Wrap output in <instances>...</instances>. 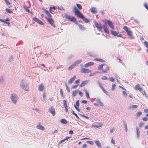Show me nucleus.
Listing matches in <instances>:
<instances>
[{"label":"nucleus","mask_w":148,"mask_h":148,"mask_svg":"<svg viewBox=\"0 0 148 148\" xmlns=\"http://www.w3.org/2000/svg\"><path fill=\"white\" fill-rule=\"evenodd\" d=\"M73 12L76 16L77 17L81 18L86 23H88L90 22V20L86 18L81 13L79 10H74Z\"/></svg>","instance_id":"nucleus-1"},{"label":"nucleus","mask_w":148,"mask_h":148,"mask_svg":"<svg viewBox=\"0 0 148 148\" xmlns=\"http://www.w3.org/2000/svg\"><path fill=\"white\" fill-rule=\"evenodd\" d=\"M20 87L26 91L28 90L29 87L28 84L25 81H24L23 80H22L21 82Z\"/></svg>","instance_id":"nucleus-2"},{"label":"nucleus","mask_w":148,"mask_h":148,"mask_svg":"<svg viewBox=\"0 0 148 148\" xmlns=\"http://www.w3.org/2000/svg\"><path fill=\"white\" fill-rule=\"evenodd\" d=\"M104 23L106 25L108 24L110 28L112 29H114V26L111 21L105 19L104 20Z\"/></svg>","instance_id":"nucleus-3"},{"label":"nucleus","mask_w":148,"mask_h":148,"mask_svg":"<svg viewBox=\"0 0 148 148\" xmlns=\"http://www.w3.org/2000/svg\"><path fill=\"white\" fill-rule=\"evenodd\" d=\"M64 16L66 19L68 20L71 22H75V18L73 16H70L65 14L64 15Z\"/></svg>","instance_id":"nucleus-4"},{"label":"nucleus","mask_w":148,"mask_h":148,"mask_svg":"<svg viewBox=\"0 0 148 148\" xmlns=\"http://www.w3.org/2000/svg\"><path fill=\"white\" fill-rule=\"evenodd\" d=\"M96 102L97 103H94V105L96 107H98L99 104L101 106H103L104 105L102 102L101 101V100L99 98H97L96 99Z\"/></svg>","instance_id":"nucleus-5"},{"label":"nucleus","mask_w":148,"mask_h":148,"mask_svg":"<svg viewBox=\"0 0 148 148\" xmlns=\"http://www.w3.org/2000/svg\"><path fill=\"white\" fill-rule=\"evenodd\" d=\"M94 23L98 29L101 31L103 29V27L101 26V24L100 23L98 24L96 20L94 21Z\"/></svg>","instance_id":"nucleus-6"},{"label":"nucleus","mask_w":148,"mask_h":148,"mask_svg":"<svg viewBox=\"0 0 148 148\" xmlns=\"http://www.w3.org/2000/svg\"><path fill=\"white\" fill-rule=\"evenodd\" d=\"M18 97L17 96L14 95H13L12 94H11V99L12 101L14 104H16V103L17 100L18 99Z\"/></svg>","instance_id":"nucleus-7"},{"label":"nucleus","mask_w":148,"mask_h":148,"mask_svg":"<svg viewBox=\"0 0 148 148\" xmlns=\"http://www.w3.org/2000/svg\"><path fill=\"white\" fill-rule=\"evenodd\" d=\"M49 111L51 113L53 116L55 115V111L54 108L52 106L49 107Z\"/></svg>","instance_id":"nucleus-8"},{"label":"nucleus","mask_w":148,"mask_h":148,"mask_svg":"<svg viewBox=\"0 0 148 148\" xmlns=\"http://www.w3.org/2000/svg\"><path fill=\"white\" fill-rule=\"evenodd\" d=\"M110 31L111 34L113 35L118 37H121L122 36V35L121 34H118L116 31H115L112 30H111Z\"/></svg>","instance_id":"nucleus-9"},{"label":"nucleus","mask_w":148,"mask_h":148,"mask_svg":"<svg viewBox=\"0 0 148 148\" xmlns=\"http://www.w3.org/2000/svg\"><path fill=\"white\" fill-rule=\"evenodd\" d=\"M47 20L48 22L53 27H55V26L54 24V21L51 18H47Z\"/></svg>","instance_id":"nucleus-10"},{"label":"nucleus","mask_w":148,"mask_h":148,"mask_svg":"<svg viewBox=\"0 0 148 148\" xmlns=\"http://www.w3.org/2000/svg\"><path fill=\"white\" fill-rule=\"evenodd\" d=\"M91 71L89 69L82 68L81 69V72L82 73H85L90 72Z\"/></svg>","instance_id":"nucleus-11"},{"label":"nucleus","mask_w":148,"mask_h":148,"mask_svg":"<svg viewBox=\"0 0 148 148\" xmlns=\"http://www.w3.org/2000/svg\"><path fill=\"white\" fill-rule=\"evenodd\" d=\"M32 19L35 21L37 22L39 24L43 25V22L41 21L38 19L36 17H34Z\"/></svg>","instance_id":"nucleus-12"},{"label":"nucleus","mask_w":148,"mask_h":148,"mask_svg":"<svg viewBox=\"0 0 148 148\" xmlns=\"http://www.w3.org/2000/svg\"><path fill=\"white\" fill-rule=\"evenodd\" d=\"M44 89V86L43 84L39 85L38 87V89L39 91H42Z\"/></svg>","instance_id":"nucleus-13"},{"label":"nucleus","mask_w":148,"mask_h":148,"mask_svg":"<svg viewBox=\"0 0 148 148\" xmlns=\"http://www.w3.org/2000/svg\"><path fill=\"white\" fill-rule=\"evenodd\" d=\"M76 77V75H74L73 77L70 79L68 81V83L69 84H71L75 80Z\"/></svg>","instance_id":"nucleus-14"},{"label":"nucleus","mask_w":148,"mask_h":148,"mask_svg":"<svg viewBox=\"0 0 148 148\" xmlns=\"http://www.w3.org/2000/svg\"><path fill=\"white\" fill-rule=\"evenodd\" d=\"M94 64V63L93 62H90L85 64L84 65V67L87 68L89 66L93 65Z\"/></svg>","instance_id":"nucleus-15"},{"label":"nucleus","mask_w":148,"mask_h":148,"mask_svg":"<svg viewBox=\"0 0 148 148\" xmlns=\"http://www.w3.org/2000/svg\"><path fill=\"white\" fill-rule=\"evenodd\" d=\"M136 134H137V137L138 138H139L140 137V131L139 128L136 126Z\"/></svg>","instance_id":"nucleus-16"},{"label":"nucleus","mask_w":148,"mask_h":148,"mask_svg":"<svg viewBox=\"0 0 148 148\" xmlns=\"http://www.w3.org/2000/svg\"><path fill=\"white\" fill-rule=\"evenodd\" d=\"M138 107V106L136 105H132L129 106L128 108L130 110H133L134 109L137 108Z\"/></svg>","instance_id":"nucleus-17"},{"label":"nucleus","mask_w":148,"mask_h":148,"mask_svg":"<svg viewBox=\"0 0 148 148\" xmlns=\"http://www.w3.org/2000/svg\"><path fill=\"white\" fill-rule=\"evenodd\" d=\"M95 142L99 148H102V147L100 141L98 140L95 141Z\"/></svg>","instance_id":"nucleus-18"},{"label":"nucleus","mask_w":148,"mask_h":148,"mask_svg":"<svg viewBox=\"0 0 148 148\" xmlns=\"http://www.w3.org/2000/svg\"><path fill=\"white\" fill-rule=\"evenodd\" d=\"M103 124L101 123H99L97 124H93L92 125V126L93 127H95L96 128H99L102 126Z\"/></svg>","instance_id":"nucleus-19"},{"label":"nucleus","mask_w":148,"mask_h":148,"mask_svg":"<svg viewBox=\"0 0 148 148\" xmlns=\"http://www.w3.org/2000/svg\"><path fill=\"white\" fill-rule=\"evenodd\" d=\"M36 127L38 129L42 131H43L45 129V127L42 125H41L40 124H39L37 125L36 126Z\"/></svg>","instance_id":"nucleus-20"},{"label":"nucleus","mask_w":148,"mask_h":148,"mask_svg":"<svg viewBox=\"0 0 148 148\" xmlns=\"http://www.w3.org/2000/svg\"><path fill=\"white\" fill-rule=\"evenodd\" d=\"M103 29L104 32L108 34L109 33V30L107 27L105 25H103Z\"/></svg>","instance_id":"nucleus-21"},{"label":"nucleus","mask_w":148,"mask_h":148,"mask_svg":"<svg viewBox=\"0 0 148 148\" xmlns=\"http://www.w3.org/2000/svg\"><path fill=\"white\" fill-rule=\"evenodd\" d=\"M88 81L85 80L83 82L80 84V87H83L88 84Z\"/></svg>","instance_id":"nucleus-22"},{"label":"nucleus","mask_w":148,"mask_h":148,"mask_svg":"<svg viewBox=\"0 0 148 148\" xmlns=\"http://www.w3.org/2000/svg\"><path fill=\"white\" fill-rule=\"evenodd\" d=\"M79 90L78 89L73 91L72 92V96L74 97L76 96L77 93L78 92Z\"/></svg>","instance_id":"nucleus-23"},{"label":"nucleus","mask_w":148,"mask_h":148,"mask_svg":"<svg viewBox=\"0 0 148 148\" xmlns=\"http://www.w3.org/2000/svg\"><path fill=\"white\" fill-rule=\"evenodd\" d=\"M127 34L130 38L132 39L134 38V37L132 35V32L131 31L129 32H128Z\"/></svg>","instance_id":"nucleus-24"},{"label":"nucleus","mask_w":148,"mask_h":148,"mask_svg":"<svg viewBox=\"0 0 148 148\" xmlns=\"http://www.w3.org/2000/svg\"><path fill=\"white\" fill-rule=\"evenodd\" d=\"M78 25L79 26V29L80 30H83V31H84L85 30L86 28L84 26H83L82 25H81L80 24H78Z\"/></svg>","instance_id":"nucleus-25"},{"label":"nucleus","mask_w":148,"mask_h":148,"mask_svg":"<svg viewBox=\"0 0 148 148\" xmlns=\"http://www.w3.org/2000/svg\"><path fill=\"white\" fill-rule=\"evenodd\" d=\"M84 91L85 93L86 96L88 99L90 98V96L88 92L86 90H85Z\"/></svg>","instance_id":"nucleus-26"},{"label":"nucleus","mask_w":148,"mask_h":148,"mask_svg":"<svg viewBox=\"0 0 148 148\" xmlns=\"http://www.w3.org/2000/svg\"><path fill=\"white\" fill-rule=\"evenodd\" d=\"M75 66V65L74 64V63H73V64L72 65H71L69 67H68V69L69 71L71 70L73 68H74Z\"/></svg>","instance_id":"nucleus-27"},{"label":"nucleus","mask_w":148,"mask_h":148,"mask_svg":"<svg viewBox=\"0 0 148 148\" xmlns=\"http://www.w3.org/2000/svg\"><path fill=\"white\" fill-rule=\"evenodd\" d=\"M82 61L81 60H79L76 61L75 62H74L73 63L75 65V66L79 64Z\"/></svg>","instance_id":"nucleus-28"},{"label":"nucleus","mask_w":148,"mask_h":148,"mask_svg":"<svg viewBox=\"0 0 148 148\" xmlns=\"http://www.w3.org/2000/svg\"><path fill=\"white\" fill-rule=\"evenodd\" d=\"M109 70V68L108 66H106V69L102 71V72L103 73H106Z\"/></svg>","instance_id":"nucleus-29"},{"label":"nucleus","mask_w":148,"mask_h":148,"mask_svg":"<svg viewBox=\"0 0 148 148\" xmlns=\"http://www.w3.org/2000/svg\"><path fill=\"white\" fill-rule=\"evenodd\" d=\"M105 65V64H102L100 65H99L98 68V70H101L102 69L103 67V66Z\"/></svg>","instance_id":"nucleus-30"},{"label":"nucleus","mask_w":148,"mask_h":148,"mask_svg":"<svg viewBox=\"0 0 148 148\" xmlns=\"http://www.w3.org/2000/svg\"><path fill=\"white\" fill-rule=\"evenodd\" d=\"M60 122L62 123L66 124L67 123V122L65 119H63L60 120Z\"/></svg>","instance_id":"nucleus-31"},{"label":"nucleus","mask_w":148,"mask_h":148,"mask_svg":"<svg viewBox=\"0 0 148 148\" xmlns=\"http://www.w3.org/2000/svg\"><path fill=\"white\" fill-rule=\"evenodd\" d=\"M44 10L45 12L48 16L50 17H51V15L48 11L47 10Z\"/></svg>","instance_id":"nucleus-32"},{"label":"nucleus","mask_w":148,"mask_h":148,"mask_svg":"<svg viewBox=\"0 0 148 148\" xmlns=\"http://www.w3.org/2000/svg\"><path fill=\"white\" fill-rule=\"evenodd\" d=\"M95 60L96 61H99L100 62H104V60H103L101 59H100V58H96L95 59Z\"/></svg>","instance_id":"nucleus-33"},{"label":"nucleus","mask_w":148,"mask_h":148,"mask_svg":"<svg viewBox=\"0 0 148 148\" xmlns=\"http://www.w3.org/2000/svg\"><path fill=\"white\" fill-rule=\"evenodd\" d=\"M79 115L81 117H83L87 119H90V118L89 117H88L84 115H83L80 114H79Z\"/></svg>","instance_id":"nucleus-34"},{"label":"nucleus","mask_w":148,"mask_h":148,"mask_svg":"<svg viewBox=\"0 0 148 148\" xmlns=\"http://www.w3.org/2000/svg\"><path fill=\"white\" fill-rule=\"evenodd\" d=\"M142 114V112L140 111L138 112L136 114V117H139Z\"/></svg>","instance_id":"nucleus-35"},{"label":"nucleus","mask_w":148,"mask_h":148,"mask_svg":"<svg viewBox=\"0 0 148 148\" xmlns=\"http://www.w3.org/2000/svg\"><path fill=\"white\" fill-rule=\"evenodd\" d=\"M74 57V56L73 55L70 54L69 55L67 58V59L68 60H70L72 58H73Z\"/></svg>","instance_id":"nucleus-36"},{"label":"nucleus","mask_w":148,"mask_h":148,"mask_svg":"<svg viewBox=\"0 0 148 148\" xmlns=\"http://www.w3.org/2000/svg\"><path fill=\"white\" fill-rule=\"evenodd\" d=\"M71 112L72 114H73L74 115L76 116V117L77 119H79V117L75 113L74 111L73 110L71 111Z\"/></svg>","instance_id":"nucleus-37"},{"label":"nucleus","mask_w":148,"mask_h":148,"mask_svg":"<svg viewBox=\"0 0 148 148\" xmlns=\"http://www.w3.org/2000/svg\"><path fill=\"white\" fill-rule=\"evenodd\" d=\"M108 79L112 82H114L115 81V80L112 77H109L108 78Z\"/></svg>","instance_id":"nucleus-38"},{"label":"nucleus","mask_w":148,"mask_h":148,"mask_svg":"<svg viewBox=\"0 0 148 148\" xmlns=\"http://www.w3.org/2000/svg\"><path fill=\"white\" fill-rule=\"evenodd\" d=\"M65 86H66V88L67 92H70V91L69 89V88L67 86L66 84H65Z\"/></svg>","instance_id":"nucleus-39"},{"label":"nucleus","mask_w":148,"mask_h":148,"mask_svg":"<svg viewBox=\"0 0 148 148\" xmlns=\"http://www.w3.org/2000/svg\"><path fill=\"white\" fill-rule=\"evenodd\" d=\"M86 143L89 144L90 145H93L94 144L93 142L91 140L87 141H86Z\"/></svg>","instance_id":"nucleus-40"},{"label":"nucleus","mask_w":148,"mask_h":148,"mask_svg":"<svg viewBox=\"0 0 148 148\" xmlns=\"http://www.w3.org/2000/svg\"><path fill=\"white\" fill-rule=\"evenodd\" d=\"M101 79L104 80H108V78L106 76H104L102 77Z\"/></svg>","instance_id":"nucleus-41"},{"label":"nucleus","mask_w":148,"mask_h":148,"mask_svg":"<svg viewBox=\"0 0 148 148\" xmlns=\"http://www.w3.org/2000/svg\"><path fill=\"white\" fill-rule=\"evenodd\" d=\"M144 44L146 47L148 49V42L147 41H145L144 42Z\"/></svg>","instance_id":"nucleus-42"},{"label":"nucleus","mask_w":148,"mask_h":148,"mask_svg":"<svg viewBox=\"0 0 148 148\" xmlns=\"http://www.w3.org/2000/svg\"><path fill=\"white\" fill-rule=\"evenodd\" d=\"M60 92L61 97H63L64 96L63 94V91L62 89L61 88L60 89Z\"/></svg>","instance_id":"nucleus-43"},{"label":"nucleus","mask_w":148,"mask_h":148,"mask_svg":"<svg viewBox=\"0 0 148 148\" xmlns=\"http://www.w3.org/2000/svg\"><path fill=\"white\" fill-rule=\"evenodd\" d=\"M76 5L79 9H82V6L80 4H77Z\"/></svg>","instance_id":"nucleus-44"},{"label":"nucleus","mask_w":148,"mask_h":148,"mask_svg":"<svg viewBox=\"0 0 148 148\" xmlns=\"http://www.w3.org/2000/svg\"><path fill=\"white\" fill-rule=\"evenodd\" d=\"M91 12L93 14H96L97 12V10H90Z\"/></svg>","instance_id":"nucleus-45"},{"label":"nucleus","mask_w":148,"mask_h":148,"mask_svg":"<svg viewBox=\"0 0 148 148\" xmlns=\"http://www.w3.org/2000/svg\"><path fill=\"white\" fill-rule=\"evenodd\" d=\"M140 86L138 84H137V85H136L135 87V89L136 90H138V89L139 88H140Z\"/></svg>","instance_id":"nucleus-46"},{"label":"nucleus","mask_w":148,"mask_h":148,"mask_svg":"<svg viewBox=\"0 0 148 148\" xmlns=\"http://www.w3.org/2000/svg\"><path fill=\"white\" fill-rule=\"evenodd\" d=\"M87 55H88L92 57L93 56L92 53H91V52H87Z\"/></svg>","instance_id":"nucleus-47"},{"label":"nucleus","mask_w":148,"mask_h":148,"mask_svg":"<svg viewBox=\"0 0 148 148\" xmlns=\"http://www.w3.org/2000/svg\"><path fill=\"white\" fill-rule=\"evenodd\" d=\"M103 92L107 95H108V93L106 90L103 88L102 89Z\"/></svg>","instance_id":"nucleus-48"},{"label":"nucleus","mask_w":148,"mask_h":148,"mask_svg":"<svg viewBox=\"0 0 148 148\" xmlns=\"http://www.w3.org/2000/svg\"><path fill=\"white\" fill-rule=\"evenodd\" d=\"M124 125L125 126V130L126 132H127V126L126 123H125L124 122Z\"/></svg>","instance_id":"nucleus-49"},{"label":"nucleus","mask_w":148,"mask_h":148,"mask_svg":"<svg viewBox=\"0 0 148 148\" xmlns=\"http://www.w3.org/2000/svg\"><path fill=\"white\" fill-rule=\"evenodd\" d=\"M74 107L78 111H80V110L78 108V107L75 104H74Z\"/></svg>","instance_id":"nucleus-50"},{"label":"nucleus","mask_w":148,"mask_h":148,"mask_svg":"<svg viewBox=\"0 0 148 148\" xmlns=\"http://www.w3.org/2000/svg\"><path fill=\"white\" fill-rule=\"evenodd\" d=\"M5 2L8 5H9L10 4V3L9 1L8 0H4Z\"/></svg>","instance_id":"nucleus-51"},{"label":"nucleus","mask_w":148,"mask_h":148,"mask_svg":"<svg viewBox=\"0 0 148 148\" xmlns=\"http://www.w3.org/2000/svg\"><path fill=\"white\" fill-rule=\"evenodd\" d=\"M123 28L125 31H127L128 29L127 27L125 25L124 26Z\"/></svg>","instance_id":"nucleus-52"},{"label":"nucleus","mask_w":148,"mask_h":148,"mask_svg":"<svg viewBox=\"0 0 148 148\" xmlns=\"http://www.w3.org/2000/svg\"><path fill=\"white\" fill-rule=\"evenodd\" d=\"M56 9H64L62 5L58 6V8L56 7Z\"/></svg>","instance_id":"nucleus-53"},{"label":"nucleus","mask_w":148,"mask_h":148,"mask_svg":"<svg viewBox=\"0 0 148 148\" xmlns=\"http://www.w3.org/2000/svg\"><path fill=\"white\" fill-rule=\"evenodd\" d=\"M144 6L147 9H148V4L145 3L144 4Z\"/></svg>","instance_id":"nucleus-54"},{"label":"nucleus","mask_w":148,"mask_h":148,"mask_svg":"<svg viewBox=\"0 0 148 148\" xmlns=\"http://www.w3.org/2000/svg\"><path fill=\"white\" fill-rule=\"evenodd\" d=\"M64 106H67L66 101V100H64L63 101Z\"/></svg>","instance_id":"nucleus-55"},{"label":"nucleus","mask_w":148,"mask_h":148,"mask_svg":"<svg viewBox=\"0 0 148 148\" xmlns=\"http://www.w3.org/2000/svg\"><path fill=\"white\" fill-rule=\"evenodd\" d=\"M144 125V123H140L139 124V126L140 127H141Z\"/></svg>","instance_id":"nucleus-56"},{"label":"nucleus","mask_w":148,"mask_h":148,"mask_svg":"<svg viewBox=\"0 0 148 148\" xmlns=\"http://www.w3.org/2000/svg\"><path fill=\"white\" fill-rule=\"evenodd\" d=\"M116 86V85L115 84H112V90H114L115 89V87Z\"/></svg>","instance_id":"nucleus-57"},{"label":"nucleus","mask_w":148,"mask_h":148,"mask_svg":"<svg viewBox=\"0 0 148 148\" xmlns=\"http://www.w3.org/2000/svg\"><path fill=\"white\" fill-rule=\"evenodd\" d=\"M142 93L143 95H145L146 97H147V95H146V93L145 91V90H144L142 92Z\"/></svg>","instance_id":"nucleus-58"},{"label":"nucleus","mask_w":148,"mask_h":148,"mask_svg":"<svg viewBox=\"0 0 148 148\" xmlns=\"http://www.w3.org/2000/svg\"><path fill=\"white\" fill-rule=\"evenodd\" d=\"M138 90H139L140 92H142L144 90H143L142 88L140 87L138 89Z\"/></svg>","instance_id":"nucleus-59"},{"label":"nucleus","mask_w":148,"mask_h":148,"mask_svg":"<svg viewBox=\"0 0 148 148\" xmlns=\"http://www.w3.org/2000/svg\"><path fill=\"white\" fill-rule=\"evenodd\" d=\"M123 93L125 97H126L127 96V94L125 91H123Z\"/></svg>","instance_id":"nucleus-60"},{"label":"nucleus","mask_w":148,"mask_h":148,"mask_svg":"<svg viewBox=\"0 0 148 148\" xmlns=\"http://www.w3.org/2000/svg\"><path fill=\"white\" fill-rule=\"evenodd\" d=\"M6 11L9 13H11L12 12V10H5Z\"/></svg>","instance_id":"nucleus-61"},{"label":"nucleus","mask_w":148,"mask_h":148,"mask_svg":"<svg viewBox=\"0 0 148 148\" xmlns=\"http://www.w3.org/2000/svg\"><path fill=\"white\" fill-rule=\"evenodd\" d=\"M143 120L144 121H147L148 120V119L145 117L143 118Z\"/></svg>","instance_id":"nucleus-62"},{"label":"nucleus","mask_w":148,"mask_h":148,"mask_svg":"<svg viewBox=\"0 0 148 148\" xmlns=\"http://www.w3.org/2000/svg\"><path fill=\"white\" fill-rule=\"evenodd\" d=\"M114 131V130L113 128L110 129V132L111 133H112Z\"/></svg>","instance_id":"nucleus-63"},{"label":"nucleus","mask_w":148,"mask_h":148,"mask_svg":"<svg viewBox=\"0 0 148 148\" xmlns=\"http://www.w3.org/2000/svg\"><path fill=\"white\" fill-rule=\"evenodd\" d=\"M66 140L65 139V138L63 139V140H61L59 142V143L60 144V143H63V142H64L65 140Z\"/></svg>","instance_id":"nucleus-64"}]
</instances>
